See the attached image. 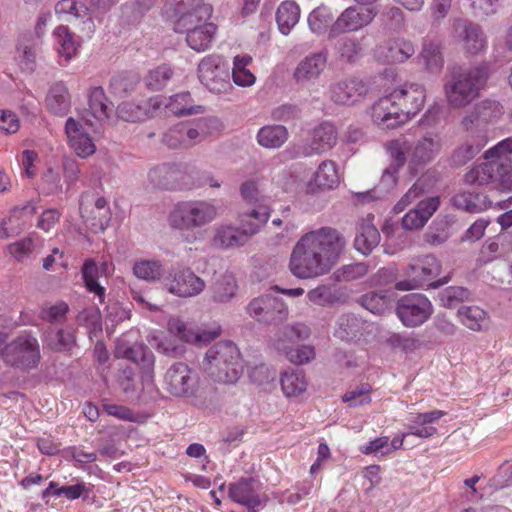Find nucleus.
<instances>
[{"label": "nucleus", "mask_w": 512, "mask_h": 512, "mask_svg": "<svg viewBox=\"0 0 512 512\" xmlns=\"http://www.w3.org/2000/svg\"><path fill=\"white\" fill-rule=\"evenodd\" d=\"M345 247V239L332 227H321L302 235L294 245L289 270L299 279H312L331 271Z\"/></svg>", "instance_id": "nucleus-1"}, {"label": "nucleus", "mask_w": 512, "mask_h": 512, "mask_svg": "<svg viewBox=\"0 0 512 512\" xmlns=\"http://www.w3.org/2000/svg\"><path fill=\"white\" fill-rule=\"evenodd\" d=\"M512 138H507L485 152L486 162L465 175L469 185H492L494 189H512Z\"/></svg>", "instance_id": "nucleus-2"}, {"label": "nucleus", "mask_w": 512, "mask_h": 512, "mask_svg": "<svg viewBox=\"0 0 512 512\" xmlns=\"http://www.w3.org/2000/svg\"><path fill=\"white\" fill-rule=\"evenodd\" d=\"M385 147L397 167H403L408 159L409 169L415 175L440 154L443 141L439 133L427 132L412 142L398 138L386 143Z\"/></svg>", "instance_id": "nucleus-3"}, {"label": "nucleus", "mask_w": 512, "mask_h": 512, "mask_svg": "<svg viewBox=\"0 0 512 512\" xmlns=\"http://www.w3.org/2000/svg\"><path fill=\"white\" fill-rule=\"evenodd\" d=\"M203 368L215 382L235 384L243 373V364L237 346L230 341L213 345L205 354Z\"/></svg>", "instance_id": "nucleus-4"}, {"label": "nucleus", "mask_w": 512, "mask_h": 512, "mask_svg": "<svg viewBox=\"0 0 512 512\" xmlns=\"http://www.w3.org/2000/svg\"><path fill=\"white\" fill-rule=\"evenodd\" d=\"M488 78L486 65L454 73L444 85L447 103L452 108H463L474 101Z\"/></svg>", "instance_id": "nucleus-5"}, {"label": "nucleus", "mask_w": 512, "mask_h": 512, "mask_svg": "<svg viewBox=\"0 0 512 512\" xmlns=\"http://www.w3.org/2000/svg\"><path fill=\"white\" fill-rule=\"evenodd\" d=\"M218 215V207L211 201H182L168 214V224L176 230L192 231L210 224Z\"/></svg>", "instance_id": "nucleus-6"}, {"label": "nucleus", "mask_w": 512, "mask_h": 512, "mask_svg": "<svg viewBox=\"0 0 512 512\" xmlns=\"http://www.w3.org/2000/svg\"><path fill=\"white\" fill-rule=\"evenodd\" d=\"M164 388L174 397L189 399L196 407L206 405L199 386V375L186 363L176 362L167 369Z\"/></svg>", "instance_id": "nucleus-7"}, {"label": "nucleus", "mask_w": 512, "mask_h": 512, "mask_svg": "<svg viewBox=\"0 0 512 512\" xmlns=\"http://www.w3.org/2000/svg\"><path fill=\"white\" fill-rule=\"evenodd\" d=\"M441 271L440 262L433 255H425L413 259L405 270L406 279L398 281L395 288L400 291H410L424 286L437 288L448 282L447 278L431 282Z\"/></svg>", "instance_id": "nucleus-8"}, {"label": "nucleus", "mask_w": 512, "mask_h": 512, "mask_svg": "<svg viewBox=\"0 0 512 512\" xmlns=\"http://www.w3.org/2000/svg\"><path fill=\"white\" fill-rule=\"evenodd\" d=\"M197 75L200 83L211 93L225 94L232 90L230 67L221 55L210 54L202 58Z\"/></svg>", "instance_id": "nucleus-9"}, {"label": "nucleus", "mask_w": 512, "mask_h": 512, "mask_svg": "<svg viewBox=\"0 0 512 512\" xmlns=\"http://www.w3.org/2000/svg\"><path fill=\"white\" fill-rule=\"evenodd\" d=\"M3 361L15 368H35L40 361L38 340L30 334H22L12 342L5 343Z\"/></svg>", "instance_id": "nucleus-10"}, {"label": "nucleus", "mask_w": 512, "mask_h": 512, "mask_svg": "<svg viewBox=\"0 0 512 512\" xmlns=\"http://www.w3.org/2000/svg\"><path fill=\"white\" fill-rule=\"evenodd\" d=\"M431 301L421 293H411L401 297L396 306V314L405 327L415 328L424 324L433 314Z\"/></svg>", "instance_id": "nucleus-11"}, {"label": "nucleus", "mask_w": 512, "mask_h": 512, "mask_svg": "<svg viewBox=\"0 0 512 512\" xmlns=\"http://www.w3.org/2000/svg\"><path fill=\"white\" fill-rule=\"evenodd\" d=\"M377 15L369 6H350L340 13L328 29V40L336 39L345 33L357 32L367 27Z\"/></svg>", "instance_id": "nucleus-12"}, {"label": "nucleus", "mask_w": 512, "mask_h": 512, "mask_svg": "<svg viewBox=\"0 0 512 512\" xmlns=\"http://www.w3.org/2000/svg\"><path fill=\"white\" fill-rule=\"evenodd\" d=\"M445 415L444 411L433 410L425 413L410 414L407 424V433L393 438L388 441V452H383L384 455H389L392 452L400 449L403 446L404 439L407 435H413L419 438H429L437 433V429L430 424L438 421Z\"/></svg>", "instance_id": "nucleus-13"}, {"label": "nucleus", "mask_w": 512, "mask_h": 512, "mask_svg": "<svg viewBox=\"0 0 512 512\" xmlns=\"http://www.w3.org/2000/svg\"><path fill=\"white\" fill-rule=\"evenodd\" d=\"M80 215L84 222L95 231H104L111 220V210L106 198L96 194L84 193L79 204Z\"/></svg>", "instance_id": "nucleus-14"}, {"label": "nucleus", "mask_w": 512, "mask_h": 512, "mask_svg": "<svg viewBox=\"0 0 512 512\" xmlns=\"http://www.w3.org/2000/svg\"><path fill=\"white\" fill-rule=\"evenodd\" d=\"M212 6L203 0H181L176 4V14L179 15L175 22L174 30L185 33L196 26L203 25L212 15Z\"/></svg>", "instance_id": "nucleus-15"}, {"label": "nucleus", "mask_w": 512, "mask_h": 512, "mask_svg": "<svg viewBox=\"0 0 512 512\" xmlns=\"http://www.w3.org/2000/svg\"><path fill=\"white\" fill-rule=\"evenodd\" d=\"M452 27L455 36L460 40L463 52L467 56H477L486 51L488 40L478 24L462 18H455L452 21Z\"/></svg>", "instance_id": "nucleus-16"}, {"label": "nucleus", "mask_w": 512, "mask_h": 512, "mask_svg": "<svg viewBox=\"0 0 512 512\" xmlns=\"http://www.w3.org/2000/svg\"><path fill=\"white\" fill-rule=\"evenodd\" d=\"M167 290L178 297H194L202 293L206 287L205 281L190 269L175 271L166 278Z\"/></svg>", "instance_id": "nucleus-17"}, {"label": "nucleus", "mask_w": 512, "mask_h": 512, "mask_svg": "<svg viewBox=\"0 0 512 512\" xmlns=\"http://www.w3.org/2000/svg\"><path fill=\"white\" fill-rule=\"evenodd\" d=\"M372 121L380 128L393 129L405 123L393 92L378 99L371 107Z\"/></svg>", "instance_id": "nucleus-18"}, {"label": "nucleus", "mask_w": 512, "mask_h": 512, "mask_svg": "<svg viewBox=\"0 0 512 512\" xmlns=\"http://www.w3.org/2000/svg\"><path fill=\"white\" fill-rule=\"evenodd\" d=\"M393 94L403 117H405V122L419 113L424 106L425 89L419 84H404L401 88L395 89Z\"/></svg>", "instance_id": "nucleus-19"}, {"label": "nucleus", "mask_w": 512, "mask_h": 512, "mask_svg": "<svg viewBox=\"0 0 512 512\" xmlns=\"http://www.w3.org/2000/svg\"><path fill=\"white\" fill-rule=\"evenodd\" d=\"M326 65L327 57L324 53L310 54L297 64L293 72V79L297 85L308 87L317 81Z\"/></svg>", "instance_id": "nucleus-20"}, {"label": "nucleus", "mask_w": 512, "mask_h": 512, "mask_svg": "<svg viewBox=\"0 0 512 512\" xmlns=\"http://www.w3.org/2000/svg\"><path fill=\"white\" fill-rule=\"evenodd\" d=\"M415 53L414 45L404 38L390 39L375 50L376 59L384 64L403 63Z\"/></svg>", "instance_id": "nucleus-21"}, {"label": "nucleus", "mask_w": 512, "mask_h": 512, "mask_svg": "<svg viewBox=\"0 0 512 512\" xmlns=\"http://www.w3.org/2000/svg\"><path fill=\"white\" fill-rule=\"evenodd\" d=\"M258 488V481L254 478H242L230 484L228 494L232 501L246 506L248 512H257L262 503Z\"/></svg>", "instance_id": "nucleus-22"}, {"label": "nucleus", "mask_w": 512, "mask_h": 512, "mask_svg": "<svg viewBox=\"0 0 512 512\" xmlns=\"http://www.w3.org/2000/svg\"><path fill=\"white\" fill-rule=\"evenodd\" d=\"M368 93V86L360 79L339 81L330 88V98L337 104L350 105L358 102Z\"/></svg>", "instance_id": "nucleus-23"}, {"label": "nucleus", "mask_w": 512, "mask_h": 512, "mask_svg": "<svg viewBox=\"0 0 512 512\" xmlns=\"http://www.w3.org/2000/svg\"><path fill=\"white\" fill-rule=\"evenodd\" d=\"M65 133L69 146L79 157L87 158L95 153L96 146L79 121L69 117L66 120Z\"/></svg>", "instance_id": "nucleus-24"}, {"label": "nucleus", "mask_w": 512, "mask_h": 512, "mask_svg": "<svg viewBox=\"0 0 512 512\" xmlns=\"http://www.w3.org/2000/svg\"><path fill=\"white\" fill-rule=\"evenodd\" d=\"M339 183L340 174L337 164L332 160H324L307 183V192L314 194L319 191L331 190L336 188Z\"/></svg>", "instance_id": "nucleus-25"}, {"label": "nucleus", "mask_w": 512, "mask_h": 512, "mask_svg": "<svg viewBox=\"0 0 512 512\" xmlns=\"http://www.w3.org/2000/svg\"><path fill=\"white\" fill-rule=\"evenodd\" d=\"M170 334L176 336L179 340L193 344H206L217 338L221 330L215 328L212 330L196 331L189 328L180 318L172 317L167 323Z\"/></svg>", "instance_id": "nucleus-26"}, {"label": "nucleus", "mask_w": 512, "mask_h": 512, "mask_svg": "<svg viewBox=\"0 0 512 512\" xmlns=\"http://www.w3.org/2000/svg\"><path fill=\"white\" fill-rule=\"evenodd\" d=\"M250 317L259 322H269L274 320L277 314H286L284 303L271 295H262L254 298L246 308Z\"/></svg>", "instance_id": "nucleus-27"}, {"label": "nucleus", "mask_w": 512, "mask_h": 512, "mask_svg": "<svg viewBox=\"0 0 512 512\" xmlns=\"http://www.w3.org/2000/svg\"><path fill=\"white\" fill-rule=\"evenodd\" d=\"M162 101L159 96L150 98L143 105L133 102H123L118 105V118L126 122H140L153 117L161 109Z\"/></svg>", "instance_id": "nucleus-28"}, {"label": "nucleus", "mask_w": 512, "mask_h": 512, "mask_svg": "<svg viewBox=\"0 0 512 512\" xmlns=\"http://www.w3.org/2000/svg\"><path fill=\"white\" fill-rule=\"evenodd\" d=\"M337 130L331 123H322L311 133V137L304 147V154L311 156L331 150L337 142Z\"/></svg>", "instance_id": "nucleus-29"}, {"label": "nucleus", "mask_w": 512, "mask_h": 512, "mask_svg": "<svg viewBox=\"0 0 512 512\" xmlns=\"http://www.w3.org/2000/svg\"><path fill=\"white\" fill-rule=\"evenodd\" d=\"M111 113L112 103L107 98L104 89L100 86L91 88L88 94L86 121L90 125L102 124L109 119Z\"/></svg>", "instance_id": "nucleus-30"}, {"label": "nucleus", "mask_w": 512, "mask_h": 512, "mask_svg": "<svg viewBox=\"0 0 512 512\" xmlns=\"http://www.w3.org/2000/svg\"><path fill=\"white\" fill-rule=\"evenodd\" d=\"M55 12L58 15L69 16L70 21L72 19L79 21L80 30L87 38H91L94 34L95 24L85 5L78 4L76 0H60L55 6Z\"/></svg>", "instance_id": "nucleus-31"}, {"label": "nucleus", "mask_w": 512, "mask_h": 512, "mask_svg": "<svg viewBox=\"0 0 512 512\" xmlns=\"http://www.w3.org/2000/svg\"><path fill=\"white\" fill-rule=\"evenodd\" d=\"M440 205L438 196L420 201L414 209L407 212L402 218V227L405 230L421 229Z\"/></svg>", "instance_id": "nucleus-32"}, {"label": "nucleus", "mask_w": 512, "mask_h": 512, "mask_svg": "<svg viewBox=\"0 0 512 512\" xmlns=\"http://www.w3.org/2000/svg\"><path fill=\"white\" fill-rule=\"evenodd\" d=\"M309 335L310 329L304 324L287 325L275 333L271 345L279 353L285 354L298 342L307 339Z\"/></svg>", "instance_id": "nucleus-33"}, {"label": "nucleus", "mask_w": 512, "mask_h": 512, "mask_svg": "<svg viewBox=\"0 0 512 512\" xmlns=\"http://www.w3.org/2000/svg\"><path fill=\"white\" fill-rule=\"evenodd\" d=\"M458 321L473 332L488 331L491 325L489 313L477 305H462L456 313Z\"/></svg>", "instance_id": "nucleus-34"}, {"label": "nucleus", "mask_w": 512, "mask_h": 512, "mask_svg": "<svg viewBox=\"0 0 512 512\" xmlns=\"http://www.w3.org/2000/svg\"><path fill=\"white\" fill-rule=\"evenodd\" d=\"M502 113L501 106L491 100H484L474 106L470 115L462 120V125L466 131L479 129L481 123H487L499 117Z\"/></svg>", "instance_id": "nucleus-35"}, {"label": "nucleus", "mask_w": 512, "mask_h": 512, "mask_svg": "<svg viewBox=\"0 0 512 512\" xmlns=\"http://www.w3.org/2000/svg\"><path fill=\"white\" fill-rule=\"evenodd\" d=\"M271 209L266 204H258L239 214V223L241 229L248 239L257 234L267 223L270 217Z\"/></svg>", "instance_id": "nucleus-36"}, {"label": "nucleus", "mask_w": 512, "mask_h": 512, "mask_svg": "<svg viewBox=\"0 0 512 512\" xmlns=\"http://www.w3.org/2000/svg\"><path fill=\"white\" fill-rule=\"evenodd\" d=\"M373 219V215H368L358 224L354 246L364 255L371 253L380 242V233L374 226Z\"/></svg>", "instance_id": "nucleus-37"}, {"label": "nucleus", "mask_w": 512, "mask_h": 512, "mask_svg": "<svg viewBox=\"0 0 512 512\" xmlns=\"http://www.w3.org/2000/svg\"><path fill=\"white\" fill-rule=\"evenodd\" d=\"M469 136L465 144L458 147L453 155L454 164L461 166L471 160L487 143L486 133L482 129L468 131Z\"/></svg>", "instance_id": "nucleus-38"}, {"label": "nucleus", "mask_w": 512, "mask_h": 512, "mask_svg": "<svg viewBox=\"0 0 512 512\" xmlns=\"http://www.w3.org/2000/svg\"><path fill=\"white\" fill-rule=\"evenodd\" d=\"M45 104L52 114L65 116L71 108V95L67 85L62 81L54 83L49 88Z\"/></svg>", "instance_id": "nucleus-39"}, {"label": "nucleus", "mask_w": 512, "mask_h": 512, "mask_svg": "<svg viewBox=\"0 0 512 512\" xmlns=\"http://www.w3.org/2000/svg\"><path fill=\"white\" fill-rule=\"evenodd\" d=\"M280 384L284 396L288 399H299L308 389L304 371L297 369L285 370L280 376Z\"/></svg>", "instance_id": "nucleus-40"}, {"label": "nucleus", "mask_w": 512, "mask_h": 512, "mask_svg": "<svg viewBox=\"0 0 512 512\" xmlns=\"http://www.w3.org/2000/svg\"><path fill=\"white\" fill-rule=\"evenodd\" d=\"M333 48L343 61L354 63L358 61L364 52V37H356L351 35L339 36L331 40Z\"/></svg>", "instance_id": "nucleus-41"}, {"label": "nucleus", "mask_w": 512, "mask_h": 512, "mask_svg": "<svg viewBox=\"0 0 512 512\" xmlns=\"http://www.w3.org/2000/svg\"><path fill=\"white\" fill-rule=\"evenodd\" d=\"M55 49L60 58L68 63L77 55L80 42L67 26H58L53 31Z\"/></svg>", "instance_id": "nucleus-42"}, {"label": "nucleus", "mask_w": 512, "mask_h": 512, "mask_svg": "<svg viewBox=\"0 0 512 512\" xmlns=\"http://www.w3.org/2000/svg\"><path fill=\"white\" fill-rule=\"evenodd\" d=\"M248 237L241 226L239 228L232 225H219L215 228L213 244L222 249L236 248L244 245Z\"/></svg>", "instance_id": "nucleus-43"}, {"label": "nucleus", "mask_w": 512, "mask_h": 512, "mask_svg": "<svg viewBox=\"0 0 512 512\" xmlns=\"http://www.w3.org/2000/svg\"><path fill=\"white\" fill-rule=\"evenodd\" d=\"M452 205L468 213H480L491 206L487 196L482 193L463 191L451 199Z\"/></svg>", "instance_id": "nucleus-44"}, {"label": "nucleus", "mask_w": 512, "mask_h": 512, "mask_svg": "<svg viewBox=\"0 0 512 512\" xmlns=\"http://www.w3.org/2000/svg\"><path fill=\"white\" fill-rule=\"evenodd\" d=\"M43 342L53 351H69L75 345V330L72 327L49 328L44 334Z\"/></svg>", "instance_id": "nucleus-45"}, {"label": "nucleus", "mask_w": 512, "mask_h": 512, "mask_svg": "<svg viewBox=\"0 0 512 512\" xmlns=\"http://www.w3.org/2000/svg\"><path fill=\"white\" fill-rule=\"evenodd\" d=\"M216 30L217 28L213 23L204 22L203 25L185 32L186 42L191 49L197 52L205 51L210 48Z\"/></svg>", "instance_id": "nucleus-46"}, {"label": "nucleus", "mask_w": 512, "mask_h": 512, "mask_svg": "<svg viewBox=\"0 0 512 512\" xmlns=\"http://www.w3.org/2000/svg\"><path fill=\"white\" fill-rule=\"evenodd\" d=\"M288 130L283 125H266L259 129L257 143L266 149H278L288 140Z\"/></svg>", "instance_id": "nucleus-47"}, {"label": "nucleus", "mask_w": 512, "mask_h": 512, "mask_svg": "<svg viewBox=\"0 0 512 512\" xmlns=\"http://www.w3.org/2000/svg\"><path fill=\"white\" fill-rule=\"evenodd\" d=\"M107 270V264L103 263L100 267L92 259H88L84 262L81 273L85 283L86 289L97 295L102 302L105 296V288L98 282V278L101 273H105Z\"/></svg>", "instance_id": "nucleus-48"}, {"label": "nucleus", "mask_w": 512, "mask_h": 512, "mask_svg": "<svg viewBox=\"0 0 512 512\" xmlns=\"http://www.w3.org/2000/svg\"><path fill=\"white\" fill-rule=\"evenodd\" d=\"M181 172L174 165L163 164L149 171L150 182L158 188L175 189L178 185Z\"/></svg>", "instance_id": "nucleus-49"}, {"label": "nucleus", "mask_w": 512, "mask_h": 512, "mask_svg": "<svg viewBox=\"0 0 512 512\" xmlns=\"http://www.w3.org/2000/svg\"><path fill=\"white\" fill-rule=\"evenodd\" d=\"M159 98L162 99L161 97ZM161 101V107L164 106L168 113L175 116L193 115L203 111L202 106L192 104L191 95L188 92L179 93L171 96L168 100Z\"/></svg>", "instance_id": "nucleus-50"}, {"label": "nucleus", "mask_w": 512, "mask_h": 512, "mask_svg": "<svg viewBox=\"0 0 512 512\" xmlns=\"http://www.w3.org/2000/svg\"><path fill=\"white\" fill-rule=\"evenodd\" d=\"M238 283L233 273L226 272L221 275L213 285L212 301L215 303H228L236 295Z\"/></svg>", "instance_id": "nucleus-51"}, {"label": "nucleus", "mask_w": 512, "mask_h": 512, "mask_svg": "<svg viewBox=\"0 0 512 512\" xmlns=\"http://www.w3.org/2000/svg\"><path fill=\"white\" fill-rule=\"evenodd\" d=\"M300 19V8L294 1L282 2L276 12L279 31L288 35Z\"/></svg>", "instance_id": "nucleus-52"}, {"label": "nucleus", "mask_w": 512, "mask_h": 512, "mask_svg": "<svg viewBox=\"0 0 512 512\" xmlns=\"http://www.w3.org/2000/svg\"><path fill=\"white\" fill-rule=\"evenodd\" d=\"M253 59L248 54L236 55L233 59V68L230 75L237 86L250 87L255 84L256 76L248 69Z\"/></svg>", "instance_id": "nucleus-53"}, {"label": "nucleus", "mask_w": 512, "mask_h": 512, "mask_svg": "<svg viewBox=\"0 0 512 512\" xmlns=\"http://www.w3.org/2000/svg\"><path fill=\"white\" fill-rule=\"evenodd\" d=\"M359 303L371 313L383 315L390 308L391 295L388 291L370 292L362 295Z\"/></svg>", "instance_id": "nucleus-54"}, {"label": "nucleus", "mask_w": 512, "mask_h": 512, "mask_svg": "<svg viewBox=\"0 0 512 512\" xmlns=\"http://www.w3.org/2000/svg\"><path fill=\"white\" fill-rule=\"evenodd\" d=\"M133 274L142 280L155 281L162 277L163 268L158 260H138L133 265Z\"/></svg>", "instance_id": "nucleus-55"}, {"label": "nucleus", "mask_w": 512, "mask_h": 512, "mask_svg": "<svg viewBox=\"0 0 512 512\" xmlns=\"http://www.w3.org/2000/svg\"><path fill=\"white\" fill-rule=\"evenodd\" d=\"M308 300L318 306H327L340 299V293L333 285H319L307 293Z\"/></svg>", "instance_id": "nucleus-56"}, {"label": "nucleus", "mask_w": 512, "mask_h": 512, "mask_svg": "<svg viewBox=\"0 0 512 512\" xmlns=\"http://www.w3.org/2000/svg\"><path fill=\"white\" fill-rule=\"evenodd\" d=\"M332 21L333 13L330 8L324 5L315 8L308 16L309 28L316 34L326 32Z\"/></svg>", "instance_id": "nucleus-57"}, {"label": "nucleus", "mask_w": 512, "mask_h": 512, "mask_svg": "<svg viewBox=\"0 0 512 512\" xmlns=\"http://www.w3.org/2000/svg\"><path fill=\"white\" fill-rule=\"evenodd\" d=\"M420 59L425 64L427 70L432 73L439 72L443 67L442 54L437 44L425 43L420 54Z\"/></svg>", "instance_id": "nucleus-58"}, {"label": "nucleus", "mask_w": 512, "mask_h": 512, "mask_svg": "<svg viewBox=\"0 0 512 512\" xmlns=\"http://www.w3.org/2000/svg\"><path fill=\"white\" fill-rule=\"evenodd\" d=\"M360 328L359 320L351 315H342L338 319V327L335 330V335L341 340H352L354 339Z\"/></svg>", "instance_id": "nucleus-59"}, {"label": "nucleus", "mask_w": 512, "mask_h": 512, "mask_svg": "<svg viewBox=\"0 0 512 512\" xmlns=\"http://www.w3.org/2000/svg\"><path fill=\"white\" fill-rule=\"evenodd\" d=\"M431 185L427 183L424 176L420 177L415 184L407 191V193L395 205L397 212L403 211L415 199L428 192Z\"/></svg>", "instance_id": "nucleus-60"}, {"label": "nucleus", "mask_w": 512, "mask_h": 512, "mask_svg": "<svg viewBox=\"0 0 512 512\" xmlns=\"http://www.w3.org/2000/svg\"><path fill=\"white\" fill-rule=\"evenodd\" d=\"M172 74L173 71L169 66H159L149 71L148 75L145 77L146 85L151 90H161L166 86L167 82L171 79Z\"/></svg>", "instance_id": "nucleus-61"}, {"label": "nucleus", "mask_w": 512, "mask_h": 512, "mask_svg": "<svg viewBox=\"0 0 512 512\" xmlns=\"http://www.w3.org/2000/svg\"><path fill=\"white\" fill-rule=\"evenodd\" d=\"M286 358L293 364L302 365L315 358V349L308 344H299L291 347L285 354Z\"/></svg>", "instance_id": "nucleus-62"}, {"label": "nucleus", "mask_w": 512, "mask_h": 512, "mask_svg": "<svg viewBox=\"0 0 512 512\" xmlns=\"http://www.w3.org/2000/svg\"><path fill=\"white\" fill-rule=\"evenodd\" d=\"M149 344L160 353L176 356L180 350L174 339L163 332H158L150 337Z\"/></svg>", "instance_id": "nucleus-63"}, {"label": "nucleus", "mask_w": 512, "mask_h": 512, "mask_svg": "<svg viewBox=\"0 0 512 512\" xmlns=\"http://www.w3.org/2000/svg\"><path fill=\"white\" fill-rule=\"evenodd\" d=\"M469 292L463 287H448L439 294V300L442 306L454 308L459 303L468 299Z\"/></svg>", "instance_id": "nucleus-64"}]
</instances>
